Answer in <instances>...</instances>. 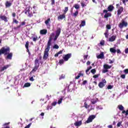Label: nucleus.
I'll list each match as a JSON object with an SVG mask.
<instances>
[{"label":"nucleus","mask_w":128,"mask_h":128,"mask_svg":"<svg viewBox=\"0 0 128 128\" xmlns=\"http://www.w3.org/2000/svg\"><path fill=\"white\" fill-rule=\"evenodd\" d=\"M52 36L51 35L49 38V40L47 44L46 48H45V50L44 51V54L43 56V60H46L48 58V52H50V46H52Z\"/></svg>","instance_id":"obj_1"},{"label":"nucleus","mask_w":128,"mask_h":128,"mask_svg":"<svg viewBox=\"0 0 128 128\" xmlns=\"http://www.w3.org/2000/svg\"><path fill=\"white\" fill-rule=\"evenodd\" d=\"M10 48L9 46L7 47H2L0 50V56L2 54H4L6 56L8 54H10Z\"/></svg>","instance_id":"obj_2"},{"label":"nucleus","mask_w":128,"mask_h":128,"mask_svg":"<svg viewBox=\"0 0 128 128\" xmlns=\"http://www.w3.org/2000/svg\"><path fill=\"white\" fill-rule=\"evenodd\" d=\"M38 68H40V60H38V58H36L34 60V66L32 70V72H36Z\"/></svg>","instance_id":"obj_3"},{"label":"nucleus","mask_w":128,"mask_h":128,"mask_svg":"<svg viewBox=\"0 0 128 128\" xmlns=\"http://www.w3.org/2000/svg\"><path fill=\"white\" fill-rule=\"evenodd\" d=\"M128 25V22L124 21V20H122V22L119 24L118 28H123L124 27L126 28Z\"/></svg>","instance_id":"obj_4"},{"label":"nucleus","mask_w":128,"mask_h":128,"mask_svg":"<svg viewBox=\"0 0 128 128\" xmlns=\"http://www.w3.org/2000/svg\"><path fill=\"white\" fill-rule=\"evenodd\" d=\"M94 118H96V116L91 115V116H89L87 120H86L84 122V124H90V122H92V120H94Z\"/></svg>","instance_id":"obj_5"},{"label":"nucleus","mask_w":128,"mask_h":128,"mask_svg":"<svg viewBox=\"0 0 128 128\" xmlns=\"http://www.w3.org/2000/svg\"><path fill=\"white\" fill-rule=\"evenodd\" d=\"M106 84V79L102 78V81L99 82L98 86L100 88H102Z\"/></svg>","instance_id":"obj_6"},{"label":"nucleus","mask_w":128,"mask_h":128,"mask_svg":"<svg viewBox=\"0 0 128 128\" xmlns=\"http://www.w3.org/2000/svg\"><path fill=\"white\" fill-rule=\"evenodd\" d=\"M72 53H69L66 54L64 55L63 60H64L65 62H68V60H70V58H72Z\"/></svg>","instance_id":"obj_7"},{"label":"nucleus","mask_w":128,"mask_h":128,"mask_svg":"<svg viewBox=\"0 0 128 128\" xmlns=\"http://www.w3.org/2000/svg\"><path fill=\"white\" fill-rule=\"evenodd\" d=\"M108 12V10H103V13L105 14L104 16V18H110V17L112 16V13Z\"/></svg>","instance_id":"obj_8"},{"label":"nucleus","mask_w":128,"mask_h":128,"mask_svg":"<svg viewBox=\"0 0 128 128\" xmlns=\"http://www.w3.org/2000/svg\"><path fill=\"white\" fill-rule=\"evenodd\" d=\"M0 20H4L5 22H8V17L2 14H0Z\"/></svg>","instance_id":"obj_9"},{"label":"nucleus","mask_w":128,"mask_h":128,"mask_svg":"<svg viewBox=\"0 0 128 128\" xmlns=\"http://www.w3.org/2000/svg\"><path fill=\"white\" fill-rule=\"evenodd\" d=\"M122 12H124V7L120 6L117 11L118 16H120V14H122Z\"/></svg>","instance_id":"obj_10"},{"label":"nucleus","mask_w":128,"mask_h":128,"mask_svg":"<svg viewBox=\"0 0 128 128\" xmlns=\"http://www.w3.org/2000/svg\"><path fill=\"white\" fill-rule=\"evenodd\" d=\"M12 56H13L12 52H9L7 54V56L6 58V60H12Z\"/></svg>","instance_id":"obj_11"},{"label":"nucleus","mask_w":128,"mask_h":128,"mask_svg":"<svg viewBox=\"0 0 128 128\" xmlns=\"http://www.w3.org/2000/svg\"><path fill=\"white\" fill-rule=\"evenodd\" d=\"M82 124V121L80 120V121H77L74 123V126H80Z\"/></svg>","instance_id":"obj_12"},{"label":"nucleus","mask_w":128,"mask_h":128,"mask_svg":"<svg viewBox=\"0 0 128 128\" xmlns=\"http://www.w3.org/2000/svg\"><path fill=\"white\" fill-rule=\"evenodd\" d=\"M116 38V35H113L108 38V42H114Z\"/></svg>","instance_id":"obj_13"},{"label":"nucleus","mask_w":128,"mask_h":128,"mask_svg":"<svg viewBox=\"0 0 128 128\" xmlns=\"http://www.w3.org/2000/svg\"><path fill=\"white\" fill-rule=\"evenodd\" d=\"M40 34H42V36H44L48 34V30L46 29H43L42 30H40Z\"/></svg>","instance_id":"obj_14"},{"label":"nucleus","mask_w":128,"mask_h":128,"mask_svg":"<svg viewBox=\"0 0 128 128\" xmlns=\"http://www.w3.org/2000/svg\"><path fill=\"white\" fill-rule=\"evenodd\" d=\"M50 18H48L47 20H45V24H46L47 28H50Z\"/></svg>","instance_id":"obj_15"},{"label":"nucleus","mask_w":128,"mask_h":128,"mask_svg":"<svg viewBox=\"0 0 128 128\" xmlns=\"http://www.w3.org/2000/svg\"><path fill=\"white\" fill-rule=\"evenodd\" d=\"M10 66V64L8 65H5L0 70V72H4V70H6L7 68H8Z\"/></svg>","instance_id":"obj_16"},{"label":"nucleus","mask_w":128,"mask_h":128,"mask_svg":"<svg viewBox=\"0 0 128 128\" xmlns=\"http://www.w3.org/2000/svg\"><path fill=\"white\" fill-rule=\"evenodd\" d=\"M64 18H66V14H64L58 16V20H64Z\"/></svg>","instance_id":"obj_17"},{"label":"nucleus","mask_w":128,"mask_h":128,"mask_svg":"<svg viewBox=\"0 0 128 128\" xmlns=\"http://www.w3.org/2000/svg\"><path fill=\"white\" fill-rule=\"evenodd\" d=\"M114 8V7L112 5H110L108 8H107V10L108 12H112Z\"/></svg>","instance_id":"obj_18"},{"label":"nucleus","mask_w":128,"mask_h":128,"mask_svg":"<svg viewBox=\"0 0 128 128\" xmlns=\"http://www.w3.org/2000/svg\"><path fill=\"white\" fill-rule=\"evenodd\" d=\"M12 2H9L8 1H6V3H5V6H6V8H10V6H12Z\"/></svg>","instance_id":"obj_19"},{"label":"nucleus","mask_w":128,"mask_h":128,"mask_svg":"<svg viewBox=\"0 0 128 128\" xmlns=\"http://www.w3.org/2000/svg\"><path fill=\"white\" fill-rule=\"evenodd\" d=\"M112 68V66H110L108 64H105L104 65V70H110V68Z\"/></svg>","instance_id":"obj_20"},{"label":"nucleus","mask_w":128,"mask_h":128,"mask_svg":"<svg viewBox=\"0 0 128 128\" xmlns=\"http://www.w3.org/2000/svg\"><path fill=\"white\" fill-rule=\"evenodd\" d=\"M60 32H62V29L60 28H58L56 31V36H60Z\"/></svg>","instance_id":"obj_21"},{"label":"nucleus","mask_w":128,"mask_h":128,"mask_svg":"<svg viewBox=\"0 0 128 128\" xmlns=\"http://www.w3.org/2000/svg\"><path fill=\"white\" fill-rule=\"evenodd\" d=\"M90 102L92 104H96V102H98V99L96 98L91 99Z\"/></svg>","instance_id":"obj_22"},{"label":"nucleus","mask_w":128,"mask_h":128,"mask_svg":"<svg viewBox=\"0 0 128 128\" xmlns=\"http://www.w3.org/2000/svg\"><path fill=\"white\" fill-rule=\"evenodd\" d=\"M80 76H84V74H82V72H80L78 74V76H76L75 77V79L78 80V78H80Z\"/></svg>","instance_id":"obj_23"},{"label":"nucleus","mask_w":128,"mask_h":128,"mask_svg":"<svg viewBox=\"0 0 128 128\" xmlns=\"http://www.w3.org/2000/svg\"><path fill=\"white\" fill-rule=\"evenodd\" d=\"M22 26H26V22H22L21 24L20 25L17 26V28H20Z\"/></svg>","instance_id":"obj_24"},{"label":"nucleus","mask_w":128,"mask_h":128,"mask_svg":"<svg viewBox=\"0 0 128 128\" xmlns=\"http://www.w3.org/2000/svg\"><path fill=\"white\" fill-rule=\"evenodd\" d=\"M110 52H112V54H116V48H110Z\"/></svg>","instance_id":"obj_25"},{"label":"nucleus","mask_w":128,"mask_h":128,"mask_svg":"<svg viewBox=\"0 0 128 128\" xmlns=\"http://www.w3.org/2000/svg\"><path fill=\"white\" fill-rule=\"evenodd\" d=\"M27 12H28V16L29 18H32V16H34V14H32V12H30V10H27Z\"/></svg>","instance_id":"obj_26"},{"label":"nucleus","mask_w":128,"mask_h":128,"mask_svg":"<svg viewBox=\"0 0 128 128\" xmlns=\"http://www.w3.org/2000/svg\"><path fill=\"white\" fill-rule=\"evenodd\" d=\"M29 86H30V83L27 82V83H25L24 84V86H23V88H29Z\"/></svg>","instance_id":"obj_27"},{"label":"nucleus","mask_w":128,"mask_h":128,"mask_svg":"<svg viewBox=\"0 0 128 128\" xmlns=\"http://www.w3.org/2000/svg\"><path fill=\"white\" fill-rule=\"evenodd\" d=\"M86 26V20H82L80 25V27L82 28V26Z\"/></svg>","instance_id":"obj_28"},{"label":"nucleus","mask_w":128,"mask_h":128,"mask_svg":"<svg viewBox=\"0 0 128 128\" xmlns=\"http://www.w3.org/2000/svg\"><path fill=\"white\" fill-rule=\"evenodd\" d=\"M78 10L76 11L75 12L72 14V16H74V18H76V16H78Z\"/></svg>","instance_id":"obj_29"},{"label":"nucleus","mask_w":128,"mask_h":128,"mask_svg":"<svg viewBox=\"0 0 128 128\" xmlns=\"http://www.w3.org/2000/svg\"><path fill=\"white\" fill-rule=\"evenodd\" d=\"M68 12V7H65L64 10H63V12H64L63 14H66Z\"/></svg>","instance_id":"obj_30"},{"label":"nucleus","mask_w":128,"mask_h":128,"mask_svg":"<svg viewBox=\"0 0 128 128\" xmlns=\"http://www.w3.org/2000/svg\"><path fill=\"white\" fill-rule=\"evenodd\" d=\"M104 53H101L100 54L97 56V58H104Z\"/></svg>","instance_id":"obj_31"},{"label":"nucleus","mask_w":128,"mask_h":128,"mask_svg":"<svg viewBox=\"0 0 128 128\" xmlns=\"http://www.w3.org/2000/svg\"><path fill=\"white\" fill-rule=\"evenodd\" d=\"M118 108H119L120 110H124V106H122V105H118Z\"/></svg>","instance_id":"obj_32"},{"label":"nucleus","mask_w":128,"mask_h":128,"mask_svg":"<svg viewBox=\"0 0 128 128\" xmlns=\"http://www.w3.org/2000/svg\"><path fill=\"white\" fill-rule=\"evenodd\" d=\"M30 38H33V42H36L38 40V36H36L34 37L32 36Z\"/></svg>","instance_id":"obj_33"},{"label":"nucleus","mask_w":128,"mask_h":128,"mask_svg":"<svg viewBox=\"0 0 128 128\" xmlns=\"http://www.w3.org/2000/svg\"><path fill=\"white\" fill-rule=\"evenodd\" d=\"M105 38H108V30H106V32L104 34Z\"/></svg>","instance_id":"obj_34"},{"label":"nucleus","mask_w":128,"mask_h":128,"mask_svg":"<svg viewBox=\"0 0 128 128\" xmlns=\"http://www.w3.org/2000/svg\"><path fill=\"white\" fill-rule=\"evenodd\" d=\"M12 24H18V20H16V18H14L13 21H12Z\"/></svg>","instance_id":"obj_35"},{"label":"nucleus","mask_w":128,"mask_h":128,"mask_svg":"<svg viewBox=\"0 0 128 128\" xmlns=\"http://www.w3.org/2000/svg\"><path fill=\"white\" fill-rule=\"evenodd\" d=\"M28 46H30V42L28 41H27L25 44V48H26L28 49Z\"/></svg>","instance_id":"obj_36"},{"label":"nucleus","mask_w":128,"mask_h":128,"mask_svg":"<svg viewBox=\"0 0 128 128\" xmlns=\"http://www.w3.org/2000/svg\"><path fill=\"white\" fill-rule=\"evenodd\" d=\"M64 60L61 59L59 60V64H63L64 62Z\"/></svg>","instance_id":"obj_37"},{"label":"nucleus","mask_w":128,"mask_h":128,"mask_svg":"<svg viewBox=\"0 0 128 128\" xmlns=\"http://www.w3.org/2000/svg\"><path fill=\"white\" fill-rule=\"evenodd\" d=\"M81 6L82 8H84V6H86V5L84 2V1H82Z\"/></svg>","instance_id":"obj_38"},{"label":"nucleus","mask_w":128,"mask_h":128,"mask_svg":"<svg viewBox=\"0 0 128 128\" xmlns=\"http://www.w3.org/2000/svg\"><path fill=\"white\" fill-rule=\"evenodd\" d=\"M84 106L86 108H90V105H88L86 102L84 103Z\"/></svg>","instance_id":"obj_39"},{"label":"nucleus","mask_w":128,"mask_h":128,"mask_svg":"<svg viewBox=\"0 0 128 128\" xmlns=\"http://www.w3.org/2000/svg\"><path fill=\"white\" fill-rule=\"evenodd\" d=\"M74 8H75L76 10H78L80 8V5L78 4H75L74 5Z\"/></svg>","instance_id":"obj_40"},{"label":"nucleus","mask_w":128,"mask_h":128,"mask_svg":"<svg viewBox=\"0 0 128 128\" xmlns=\"http://www.w3.org/2000/svg\"><path fill=\"white\" fill-rule=\"evenodd\" d=\"M66 78V75L64 74H62L60 76L59 78V80H62Z\"/></svg>","instance_id":"obj_41"},{"label":"nucleus","mask_w":128,"mask_h":128,"mask_svg":"<svg viewBox=\"0 0 128 128\" xmlns=\"http://www.w3.org/2000/svg\"><path fill=\"white\" fill-rule=\"evenodd\" d=\"M92 74H96V68L94 69H92L90 70Z\"/></svg>","instance_id":"obj_42"},{"label":"nucleus","mask_w":128,"mask_h":128,"mask_svg":"<svg viewBox=\"0 0 128 128\" xmlns=\"http://www.w3.org/2000/svg\"><path fill=\"white\" fill-rule=\"evenodd\" d=\"M92 66H90L88 68L87 70H86V74H88L90 72V70H92Z\"/></svg>","instance_id":"obj_43"},{"label":"nucleus","mask_w":128,"mask_h":128,"mask_svg":"<svg viewBox=\"0 0 128 128\" xmlns=\"http://www.w3.org/2000/svg\"><path fill=\"white\" fill-rule=\"evenodd\" d=\"M106 28H107V30H110V28H112V26H110V24H108L106 26Z\"/></svg>","instance_id":"obj_44"},{"label":"nucleus","mask_w":128,"mask_h":128,"mask_svg":"<svg viewBox=\"0 0 128 128\" xmlns=\"http://www.w3.org/2000/svg\"><path fill=\"white\" fill-rule=\"evenodd\" d=\"M122 114H126V116H128V110H126H126H123V111L122 112Z\"/></svg>","instance_id":"obj_45"},{"label":"nucleus","mask_w":128,"mask_h":128,"mask_svg":"<svg viewBox=\"0 0 128 128\" xmlns=\"http://www.w3.org/2000/svg\"><path fill=\"white\" fill-rule=\"evenodd\" d=\"M62 100H63L62 98H60L58 100V104H60L61 102H62Z\"/></svg>","instance_id":"obj_46"},{"label":"nucleus","mask_w":128,"mask_h":128,"mask_svg":"<svg viewBox=\"0 0 128 128\" xmlns=\"http://www.w3.org/2000/svg\"><path fill=\"white\" fill-rule=\"evenodd\" d=\"M112 88H114V86H112V85H108L107 86V88L108 90H112Z\"/></svg>","instance_id":"obj_47"},{"label":"nucleus","mask_w":128,"mask_h":128,"mask_svg":"<svg viewBox=\"0 0 128 128\" xmlns=\"http://www.w3.org/2000/svg\"><path fill=\"white\" fill-rule=\"evenodd\" d=\"M108 72V70L107 69H104L102 70V74H106V72Z\"/></svg>","instance_id":"obj_48"},{"label":"nucleus","mask_w":128,"mask_h":128,"mask_svg":"<svg viewBox=\"0 0 128 128\" xmlns=\"http://www.w3.org/2000/svg\"><path fill=\"white\" fill-rule=\"evenodd\" d=\"M100 44L101 46H104V40H102L100 42Z\"/></svg>","instance_id":"obj_49"},{"label":"nucleus","mask_w":128,"mask_h":128,"mask_svg":"<svg viewBox=\"0 0 128 128\" xmlns=\"http://www.w3.org/2000/svg\"><path fill=\"white\" fill-rule=\"evenodd\" d=\"M88 55L87 54V55H84V60H88Z\"/></svg>","instance_id":"obj_50"},{"label":"nucleus","mask_w":128,"mask_h":128,"mask_svg":"<svg viewBox=\"0 0 128 128\" xmlns=\"http://www.w3.org/2000/svg\"><path fill=\"white\" fill-rule=\"evenodd\" d=\"M58 44H55L53 46V48H56V50H58Z\"/></svg>","instance_id":"obj_51"},{"label":"nucleus","mask_w":128,"mask_h":128,"mask_svg":"<svg viewBox=\"0 0 128 128\" xmlns=\"http://www.w3.org/2000/svg\"><path fill=\"white\" fill-rule=\"evenodd\" d=\"M100 74H95L93 76V78H98V76H100Z\"/></svg>","instance_id":"obj_52"},{"label":"nucleus","mask_w":128,"mask_h":128,"mask_svg":"<svg viewBox=\"0 0 128 128\" xmlns=\"http://www.w3.org/2000/svg\"><path fill=\"white\" fill-rule=\"evenodd\" d=\"M117 54H122V52L120 51V49H117V50H116Z\"/></svg>","instance_id":"obj_53"},{"label":"nucleus","mask_w":128,"mask_h":128,"mask_svg":"<svg viewBox=\"0 0 128 128\" xmlns=\"http://www.w3.org/2000/svg\"><path fill=\"white\" fill-rule=\"evenodd\" d=\"M120 124H122V122H118L117 124L118 128H120Z\"/></svg>","instance_id":"obj_54"},{"label":"nucleus","mask_w":128,"mask_h":128,"mask_svg":"<svg viewBox=\"0 0 128 128\" xmlns=\"http://www.w3.org/2000/svg\"><path fill=\"white\" fill-rule=\"evenodd\" d=\"M58 36L56 35L54 38V42H56V40H58Z\"/></svg>","instance_id":"obj_55"},{"label":"nucleus","mask_w":128,"mask_h":128,"mask_svg":"<svg viewBox=\"0 0 128 128\" xmlns=\"http://www.w3.org/2000/svg\"><path fill=\"white\" fill-rule=\"evenodd\" d=\"M30 82H34V76H32L30 78Z\"/></svg>","instance_id":"obj_56"},{"label":"nucleus","mask_w":128,"mask_h":128,"mask_svg":"<svg viewBox=\"0 0 128 128\" xmlns=\"http://www.w3.org/2000/svg\"><path fill=\"white\" fill-rule=\"evenodd\" d=\"M87 83H88V80H85L83 81L82 84H84V85L86 84Z\"/></svg>","instance_id":"obj_57"},{"label":"nucleus","mask_w":128,"mask_h":128,"mask_svg":"<svg viewBox=\"0 0 128 128\" xmlns=\"http://www.w3.org/2000/svg\"><path fill=\"white\" fill-rule=\"evenodd\" d=\"M16 12H12V16L13 18H16Z\"/></svg>","instance_id":"obj_58"},{"label":"nucleus","mask_w":128,"mask_h":128,"mask_svg":"<svg viewBox=\"0 0 128 128\" xmlns=\"http://www.w3.org/2000/svg\"><path fill=\"white\" fill-rule=\"evenodd\" d=\"M54 0H51V4L52 6H54Z\"/></svg>","instance_id":"obj_59"},{"label":"nucleus","mask_w":128,"mask_h":128,"mask_svg":"<svg viewBox=\"0 0 128 128\" xmlns=\"http://www.w3.org/2000/svg\"><path fill=\"white\" fill-rule=\"evenodd\" d=\"M122 78H126V75L125 74H122L121 75Z\"/></svg>","instance_id":"obj_60"},{"label":"nucleus","mask_w":128,"mask_h":128,"mask_svg":"<svg viewBox=\"0 0 128 128\" xmlns=\"http://www.w3.org/2000/svg\"><path fill=\"white\" fill-rule=\"evenodd\" d=\"M56 104V102H53L52 104V105L53 106H54Z\"/></svg>","instance_id":"obj_61"},{"label":"nucleus","mask_w":128,"mask_h":128,"mask_svg":"<svg viewBox=\"0 0 128 128\" xmlns=\"http://www.w3.org/2000/svg\"><path fill=\"white\" fill-rule=\"evenodd\" d=\"M124 72H125V74H128V69H126L124 70Z\"/></svg>","instance_id":"obj_62"},{"label":"nucleus","mask_w":128,"mask_h":128,"mask_svg":"<svg viewBox=\"0 0 128 128\" xmlns=\"http://www.w3.org/2000/svg\"><path fill=\"white\" fill-rule=\"evenodd\" d=\"M86 64L87 66H90V61H88L86 62Z\"/></svg>","instance_id":"obj_63"},{"label":"nucleus","mask_w":128,"mask_h":128,"mask_svg":"<svg viewBox=\"0 0 128 128\" xmlns=\"http://www.w3.org/2000/svg\"><path fill=\"white\" fill-rule=\"evenodd\" d=\"M108 128H112V125H109L108 126Z\"/></svg>","instance_id":"obj_64"}]
</instances>
